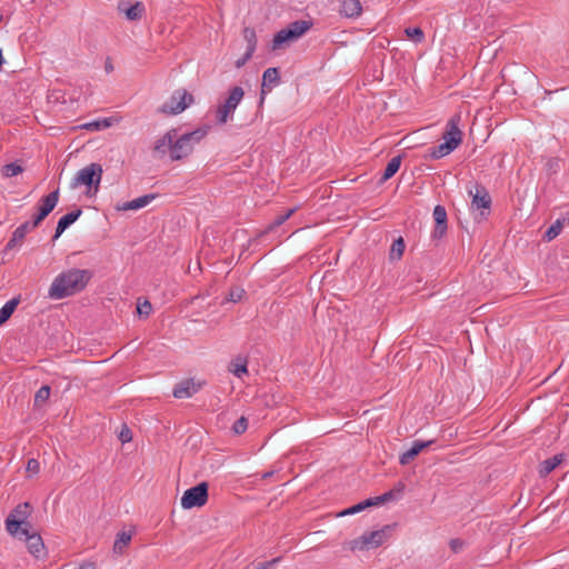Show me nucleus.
I'll return each mask as SVG.
<instances>
[{
    "label": "nucleus",
    "mask_w": 569,
    "mask_h": 569,
    "mask_svg": "<svg viewBox=\"0 0 569 569\" xmlns=\"http://www.w3.org/2000/svg\"><path fill=\"white\" fill-rule=\"evenodd\" d=\"M118 12L124 14L129 21H138L146 12V6L141 1L131 3L129 1H119L117 6Z\"/></svg>",
    "instance_id": "nucleus-11"
},
{
    "label": "nucleus",
    "mask_w": 569,
    "mask_h": 569,
    "mask_svg": "<svg viewBox=\"0 0 569 569\" xmlns=\"http://www.w3.org/2000/svg\"><path fill=\"white\" fill-rule=\"evenodd\" d=\"M272 473H273L272 471H270V472H266V473H263L262 478H264V479H266V478H269V477H271V476H272Z\"/></svg>",
    "instance_id": "nucleus-54"
},
{
    "label": "nucleus",
    "mask_w": 569,
    "mask_h": 569,
    "mask_svg": "<svg viewBox=\"0 0 569 569\" xmlns=\"http://www.w3.org/2000/svg\"><path fill=\"white\" fill-rule=\"evenodd\" d=\"M280 560V558H274L270 561H267V562H261L257 566L256 569H272V567L274 566V563H277L278 561Z\"/></svg>",
    "instance_id": "nucleus-50"
},
{
    "label": "nucleus",
    "mask_w": 569,
    "mask_h": 569,
    "mask_svg": "<svg viewBox=\"0 0 569 569\" xmlns=\"http://www.w3.org/2000/svg\"><path fill=\"white\" fill-rule=\"evenodd\" d=\"M59 201V189L42 197L39 202L38 212L32 219V226H39L56 208Z\"/></svg>",
    "instance_id": "nucleus-8"
},
{
    "label": "nucleus",
    "mask_w": 569,
    "mask_h": 569,
    "mask_svg": "<svg viewBox=\"0 0 569 569\" xmlns=\"http://www.w3.org/2000/svg\"><path fill=\"white\" fill-rule=\"evenodd\" d=\"M253 56L250 51H246L244 54L234 62L236 68L240 69L243 67Z\"/></svg>",
    "instance_id": "nucleus-48"
},
{
    "label": "nucleus",
    "mask_w": 569,
    "mask_h": 569,
    "mask_svg": "<svg viewBox=\"0 0 569 569\" xmlns=\"http://www.w3.org/2000/svg\"><path fill=\"white\" fill-rule=\"evenodd\" d=\"M371 506H375V502L372 500V498H368L343 511L340 512V516H347V515H355V513H358L362 510H365L366 508L368 507H371Z\"/></svg>",
    "instance_id": "nucleus-32"
},
{
    "label": "nucleus",
    "mask_w": 569,
    "mask_h": 569,
    "mask_svg": "<svg viewBox=\"0 0 569 569\" xmlns=\"http://www.w3.org/2000/svg\"><path fill=\"white\" fill-rule=\"evenodd\" d=\"M51 388L42 386L34 395V407H41L50 397Z\"/></svg>",
    "instance_id": "nucleus-34"
},
{
    "label": "nucleus",
    "mask_w": 569,
    "mask_h": 569,
    "mask_svg": "<svg viewBox=\"0 0 569 569\" xmlns=\"http://www.w3.org/2000/svg\"><path fill=\"white\" fill-rule=\"evenodd\" d=\"M362 12L360 0H341L339 13L346 18H358Z\"/></svg>",
    "instance_id": "nucleus-19"
},
{
    "label": "nucleus",
    "mask_w": 569,
    "mask_h": 569,
    "mask_svg": "<svg viewBox=\"0 0 569 569\" xmlns=\"http://www.w3.org/2000/svg\"><path fill=\"white\" fill-rule=\"evenodd\" d=\"M449 546L453 552H459L463 548L465 542L459 538H455L449 541Z\"/></svg>",
    "instance_id": "nucleus-47"
},
{
    "label": "nucleus",
    "mask_w": 569,
    "mask_h": 569,
    "mask_svg": "<svg viewBox=\"0 0 569 569\" xmlns=\"http://www.w3.org/2000/svg\"><path fill=\"white\" fill-rule=\"evenodd\" d=\"M243 295H244L243 289L234 288V289L230 290L227 300L232 301V302H238L242 299Z\"/></svg>",
    "instance_id": "nucleus-42"
},
{
    "label": "nucleus",
    "mask_w": 569,
    "mask_h": 569,
    "mask_svg": "<svg viewBox=\"0 0 569 569\" xmlns=\"http://www.w3.org/2000/svg\"><path fill=\"white\" fill-rule=\"evenodd\" d=\"M93 273L88 269L72 268L61 272L56 277L49 289V296L52 299H63L81 292Z\"/></svg>",
    "instance_id": "nucleus-2"
},
{
    "label": "nucleus",
    "mask_w": 569,
    "mask_h": 569,
    "mask_svg": "<svg viewBox=\"0 0 569 569\" xmlns=\"http://www.w3.org/2000/svg\"><path fill=\"white\" fill-rule=\"evenodd\" d=\"M408 38L412 39L416 42H421L425 39V33L421 28H407L405 30Z\"/></svg>",
    "instance_id": "nucleus-39"
},
{
    "label": "nucleus",
    "mask_w": 569,
    "mask_h": 569,
    "mask_svg": "<svg viewBox=\"0 0 569 569\" xmlns=\"http://www.w3.org/2000/svg\"><path fill=\"white\" fill-rule=\"evenodd\" d=\"M565 459L563 453L555 455L551 458H548L540 462L538 473L541 478H546L549 473H551Z\"/></svg>",
    "instance_id": "nucleus-21"
},
{
    "label": "nucleus",
    "mask_w": 569,
    "mask_h": 569,
    "mask_svg": "<svg viewBox=\"0 0 569 569\" xmlns=\"http://www.w3.org/2000/svg\"><path fill=\"white\" fill-rule=\"evenodd\" d=\"M455 150L448 142H442L437 147L430 149V158L431 159H440Z\"/></svg>",
    "instance_id": "nucleus-31"
},
{
    "label": "nucleus",
    "mask_w": 569,
    "mask_h": 569,
    "mask_svg": "<svg viewBox=\"0 0 569 569\" xmlns=\"http://www.w3.org/2000/svg\"><path fill=\"white\" fill-rule=\"evenodd\" d=\"M433 443L435 440H415L411 448L400 455L399 463L402 466L409 465L423 449L429 448Z\"/></svg>",
    "instance_id": "nucleus-15"
},
{
    "label": "nucleus",
    "mask_w": 569,
    "mask_h": 569,
    "mask_svg": "<svg viewBox=\"0 0 569 569\" xmlns=\"http://www.w3.org/2000/svg\"><path fill=\"white\" fill-rule=\"evenodd\" d=\"M33 532H36V531L32 529L31 522L27 519L23 521L22 528L18 532L10 533V535L22 540L23 538H26L27 536H29Z\"/></svg>",
    "instance_id": "nucleus-38"
},
{
    "label": "nucleus",
    "mask_w": 569,
    "mask_h": 569,
    "mask_svg": "<svg viewBox=\"0 0 569 569\" xmlns=\"http://www.w3.org/2000/svg\"><path fill=\"white\" fill-rule=\"evenodd\" d=\"M405 249H406V243H405V240L402 237H399L398 239L393 240L391 248H390V252H389L390 260L401 259V257L403 256Z\"/></svg>",
    "instance_id": "nucleus-28"
},
{
    "label": "nucleus",
    "mask_w": 569,
    "mask_h": 569,
    "mask_svg": "<svg viewBox=\"0 0 569 569\" xmlns=\"http://www.w3.org/2000/svg\"><path fill=\"white\" fill-rule=\"evenodd\" d=\"M119 439L122 443H126V442H129L132 440V432L127 425L122 426V429L119 433Z\"/></svg>",
    "instance_id": "nucleus-44"
},
{
    "label": "nucleus",
    "mask_w": 569,
    "mask_h": 569,
    "mask_svg": "<svg viewBox=\"0 0 569 569\" xmlns=\"http://www.w3.org/2000/svg\"><path fill=\"white\" fill-rule=\"evenodd\" d=\"M3 63H4V58L2 56V52L0 51V69L2 68Z\"/></svg>",
    "instance_id": "nucleus-53"
},
{
    "label": "nucleus",
    "mask_w": 569,
    "mask_h": 569,
    "mask_svg": "<svg viewBox=\"0 0 569 569\" xmlns=\"http://www.w3.org/2000/svg\"><path fill=\"white\" fill-rule=\"evenodd\" d=\"M131 538H132V533L131 531L130 532H126V531H121L117 535V538H116V541L113 543V551L116 553H122L124 548L129 545V542L131 541Z\"/></svg>",
    "instance_id": "nucleus-26"
},
{
    "label": "nucleus",
    "mask_w": 569,
    "mask_h": 569,
    "mask_svg": "<svg viewBox=\"0 0 569 569\" xmlns=\"http://www.w3.org/2000/svg\"><path fill=\"white\" fill-rule=\"evenodd\" d=\"M82 210L77 208L76 210L68 212L62 216L57 223L56 232L52 237V240L56 241L72 223H74L78 218L81 216Z\"/></svg>",
    "instance_id": "nucleus-18"
},
{
    "label": "nucleus",
    "mask_w": 569,
    "mask_h": 569,
    "mask_svg": "<svg viewBox=\"0 0 569 569\" xmlns=\"http://www.w3.org/2000/svg\"><path fill=\"white\" fill-rule=\"evenodd\" d=\"M234 376L242 377V375L248 373L247 362L243 361L241 363H234V368L231 370Z\"/></svg>",
    "instance_id": "nucleus-46"
},
{
    "label": "nucleus",
    "mask_w": 569,
    "mask_h": 569,
    "mask_svg": "<svg viewBox=\"0 0 569 569\" xmlns=\"http://www.w3.org/2000/svg\"><path fill=\"white\" fill-rule=\"evenodd\" d=\"M244 96L241 87L234 86L230 89L228 98L223 103L219 104L216 110V120L219 124H224L233 114L236 108Z\"/></svg>",
    "instance_id": "nucleus-4"
},
{
    "label": "nucleus",
    "mask_w": 569,
    "mask_h": 569,
    "mask_svg": "<svg viewBox=\"0 0 569 569\" xmlns=\"http://www.w3.org/2000/svg\"><path fill=\"white\" fill-rule=\"evenodd\" d=\"M248 429V419L246 417H240L232 426V431L234 435H242Z\"/></svg>",
    "instance_id": "nucleus-40"
},
{
    "label": "nucleus",
    "mask_w": 569,
    "mask_h": 569,
    "mask_svg": "<svg viewBox=\"0 0 569 569\" xmlns=\"http://www.w3.org/2000/svg\"><path fill=\"white\" fill-rule=\"evenodd\" d=\"M192 102V94L186 90H177L170 99L160 107L159 111L166 114H178Z\"/></svg>",
    "instance_id": "nucleus-6"
},
{
    "label": "nucleus",
    "mask_w": 569,
    "mask_h": 569,
    "mask_svg": "<svg viewBox=\"0 0 569 569\" xmlns=\"http://www.w3.org/2000/svg\"><path fill=\"white\" fill-rule=\"evenodd\" d=\"M22 540L26 541L29 552L37 559L46 556V547L41 536L36 531Z\"/></svg>",
    "instance_id": "nucleus-16"
},
{
    "label": "nucleus",
    "mask_w": 569,
    "mask_h": 569,
    "mask_svg": "<svg viewBox=\"0 0 569 569\" xmlns=\"http://www.w3.org/2000/svg\"><path fill=\"white\" fill-rule=\"evenodd\" d=\"M209 485L202 481L189 489H187L181 497V506L183 509H192L194 507H202L208 501Z\"/></svg>",
    "instance_id": "nucleus-5"
},
{
    "label": "nucleus",
    "mask_w": 569,
    "mask_h": 569,
    "mask_svg": "<svg viewBox=\"0 0 569 569\" xmlns=\"http://www.w3.org/2000/svg\"><path fill=\"white\" fill-rule=\"evenodd\" d=\"M280 82V72L278 68H268L264 70L262 74V82H261V97H260V103L264 100V94L267 92H270L276 86H278Z\"/></svg>",
    "instance_id": "nucleus-14"
},
{
    "label": "nucleus",
    "mask_w": 569,
    "mask_h": 569,
    "mask_svg": "<svg viewBox=\"0 0 569 569\" xmlns=\"http://www.w3.org/2000/svg\"><path fill=\"white\" fill-rule=\"evenodd\" d=\"M104 70L107 73H111L113 71V64L110 58H107L106 60Z\"/></svg>",
    "instance_id": "nucleus-51"
},
{
    "label": "nucleus",
    "mask_w": 569,
    "mask_h": 569,
    "mask_svg": "<svg viewBox=\"0 0 569 569\" xmlns=\"http://www.w3.org/2000/svg\"><path fill=\"white\" fill-rule=\"evenodd\" d=\"M32 511V506L29 502L19 503L7 517L6 529L9 533L18 532Z\"/></svg>",
    "instance_id": "nucleus-7"
},
{
    "label": "nucleus",
    "mask_w": 569,
    "mask_h": 569,
    "mask_svg": "<svg viewBox=\"0 0 569 569\" xmlns=\"http://www.w3.org/2000/svg\"><path fill=\"white\" fill-rule=\"evenodd\" d=\"M157 197H158L157 193H148V194L141 196L137 199H133L131 201L123 202L121 206L118 204L117 209L122 210V211L138 210V209H141V208L148 206Z\"/></svg>",
    "instance_id": "nucleus-20"
},
{
    "label": "nucleus",
    "mask_w": 569,
    "mask_h": 569,
    "mask_svg": "<svg viewBox=\"0 0 569 569\" xmlns=\"http://www.w3.org/2000/svg\"><path fill=\"white\" fill-rule=\"evenodd\" d=\"M469 194L472 197V207L476 209H487L491 207V197L483 184L477 183L475 186V192L469 190Z\"/></svg>",
    "instance_id": "nucleus-13"
},
{
    "label": "nucleus",
    "mask_w": 569,
    "mask_h": 569,
    "mask_svg": "<svg viewBox=\"0 0 569 569\" xmlns=\"http://www.w3.org/2000/svg\"><path fill=\"white\" fill-rule=\"evenodd\" d=\"M565 218L557 219L545 232L543 239L551 241L560 234L565 226Z\"/></svg>",
    "instance_id": "nucleus-30"
},
{
    "label": "nucleus",
    "mask_w": 569,
    "mask_h": 569,
    "mask_svg": "<svg viewBox=\"0 0 569 569\" xmlns=\"http://www.w3.org/2000/svg\"><path fill=\"white\" fill-rule=\"evenodd\" d=\"M110 126H111L110 120L107 119V118H103V119H100V120L88 122V123L83 124L82 128H84L87 130H90V131H93V130L106 129V128H108Z\"/></svg>",
    "instance_id": "nucleus-36"
},
{
    "label": "nucleus",
    "mask_w": 569,
    "mask_h": 569,
    "mask_svg": "<svg viewBox=\"0 0 569 569\" xmlns=\"http://www.w3.org/2000/svg\"><path fill=\"white\" fill-rule=\"evenodd\" d=\"M552 93V91L550 90H545V96H550Z\"/></svg>",
    "instance_id": "nucleus-55"
},
{
    "label": "nucleus",
    "mask_w": 569,
    "mask_h": 569,
    "mask_svg": "<svg viewBox=\"0 0 569 569\" xmlns=\"http://www.w3.org/2000/svg\"><path fill=\"white\" fill-rule=\"evenodd\" d=\"M402 157L400 154L392 157L390 161L387 163V167L379 180V183H385L390 178H392L399 170L401 166Z\"/></svg>",
    "instance_id": "nucleus-22"
},
{
    "label": "nucleus",
    "mask_w": 569,
    "mask_h": 569,
    "mask_svg": "<svg viewBox=\"0 0 569 569\" xmlns=\"http://www.w3.org/2000/svg\"><path fill=\"white\" fill-rule=\"evenodd\" d=\"M343 546H345V548L349 549L350 551L368 550L363 535L360 536L359 538H356V539H352V540L346 542Z\"/></svg>",
    "instance_id": "nucleus-35"
},
{
    "label": "nucleus",
    "mask_w": 569,
    "mask_h": 569,
    "mask_svg": "<svg viewBox=\"0 0 569 569\" xmlns=\"http://www.w3.org/2000/svg\"><path fill=\"white\" fill-rule=\"evenodd\" d=\"M24 238L26 237L21 232H19L18 230H14L12 232L11 238L9 239V241L7 242V244L4 247V251L7 252V251L16 248L18 244H21Z\"/></svg>",
    "instance_id": "nucleus-37"
},
{
    "label": "nucleus",
    "mask_w": 569,
    "mask_h": 569,
    "mask_svg": "<svg viewBox=\"0 0 569 569\" xmlns=\"http://www.w3.org/2000/svg\"><path fill=\"white\" fill-rule=\"evenodd\" d=\"M432 217L435 219V229L432 231V239H441L448 229V219L446 208L441 204H437L433 209Z\"/></svg>",
    "instance_id": "nucleus-12"
},
{
    "label": "nucleus",
    "mask_w": 569,
    "mask_h": 569,
    "mask_svg": "<svg viewBox=\"0 0 569 569\" xmlns=\"http://www.w3.org/2000/svg\"><path fill=\"white\" fill-rule=\"evenodd\" d=\"M311 27L312 22L309 20H296L287 26L296 39H299L301 36H303Z\"/></svg>",
    "instance_id": "nucleus-23"
},
{
    "label": "nucleus",
    "mask_w": 569,
    "mask_h": 569,
    "mask_svg": "<svg viewBox=\"0 0 569 569\" xmlns=\"http://www.w3.org/2000/svg\"><path fill=\"white\" fill-rule=\"evenodd\" d=\"M200 388V383H196L192 379H187L174 387L172 395L174 398L184 399L198 392Z\"/></svg>",
    "instance_id": "nucleus-17"
},
{
    "label": "nucleus",
    "mask_w": 569,
    "mask_h": 569,
    "mask_svg": "<svg viewBox=\"0 0 569 569\" xmlns=\"http://www.w3.org/2000/svg\"><path fill=\"white\" fill-rule=\"evenodd\" d=\"M296 211V208L287 210L284 213L278 214L274 220L266 228V230L261 234L269 233L273 231L276 228L283 224Z\"/></svg>",
    "instance_id": "nucleus-27"
},
{
    "label": "nucleus",
    "mask_w": 569,
    "mask_h": 569,
    "mask_svg": "<svg viewBox=\"0 0 569 569\" xmlns=\"http://www.w3.org/2000/svg\"><path fill=\"white\" fill-rule=\"evenodd\" d=\"M37 227H38V226H32V221H26V222H23L22 224H20L16 230H18L19 232H21V233L26 237V234H27L30 230H32V229H34V228H37Z\"/></svg>",
    "instance_id": "nucleus-49"
},
{
    "label": "nucleus",
    "mask_w": 569,
    "mask_h": 569,
    "mask_svg": "<svg viewBox=\"0 0 569 569\" xmlns=\"http://www.w3.org/2000/svg\"><path fill=\"white\" fill-rule=\"evenodd\" d=\"M209 130L210 126L204 124L179 134L178 128H171L154 141L152 147L153 157L162 159L168 154L171 161H181L193 152L194 146L200 143Z\"/></svg>",
    "instance_id": "nucleus-1"
},
{
    "label": "nucleus",
    "mask_w": 569,
    "mask_h": 569,
    "mask_svg": "<svg viewBox=\"0 0 569 569\" xmlns=\"http://www.w3.org/2000/svg\"><path fill=\"white\" fill-rule=\"evenodd\" d=\"M461 121L460 113L453 114L447 122L446 130L442 134V139L448 142L452 148H458L462 141V131L459 129Z\"/></svg>",
    "instance_id": "nucleus-9"
},
{
    "label": "nucleus",
    "mask_w": 569,
    "mask_h": 569,
    "mask_svg": "<svg viewBox=\"0 0 569 569\" xmlns=\"http://www.w3.org/2000/svg\"><path fill=\"white\" fill-rule=\"evenodd\" d=\"M393 496H395V491L393 490H389V491L385 492L381 496L373 497L372 500L375 502V506H378L380 503H383V502H387V501L393 499Z\"/></svg>",
    "instance_id": "nucleus-43"
},
{
    "label": "nucleus",
    "mask_w": 569,
    "mask_h": 569,
    "mask_svg": "<svg viewBox=\"0 0 569 569\" xmlns=\"http://www.w3.org/2000/svg\"><path fill=\"white\" fill-rule=\"evenodd\" d=\"M102 167L99 163H90L89 166L82 168L78 171L77 176L73 178L71 187L77 188L78 186H86L88 188L87 194L90 196L91 188H94V193L99 189V184L102 177Z\"/></svg>",
    "instance_id": "nucleus-3"
},
{
    "label": "nucleus",
    "mask_w": 569,
    "mask_h": 569,
    "mask_svg": "<svg viewBox=\"0 0 569 569\" xmlns=\"http://www.w3.org/2000/svg\"><path fill=\"white\" fill-rule=\"evenodd\" d=\"M403 489H405V485L402 482H399L398 483V488H397V492L401 493L403 491Z\"/></svg>",
    "instance_id": "nucleus-52"
},
{
    "label": "nucleus",
    "mask_w": 569,
    "mask_h": 569,
    "mask_svg": "<svg viewBox=\"0 0 569 569\" xmlns=\"http://www.w3.org/2000/svg\"><path fill=\"white\" fill-rule=\"evenodd\" d=\"M152 311L151 303L148 300H144L143 302H138L137 305V312L141 318H148L149 315Z\"/></svg>",
    "instance_id": "nucleus-41"
},
{
    "label": "nucleus",
    "mask_w": 569,
    "mask_h": 569,
    "mask_svg": "<svg viewBox=\"0 0 569 569\" xmlns=\"http://www.w3.org/2000/svg\"><path fill=\"white\" fill-rule=\"evenodd\" d=\"M19 303V297L12 298L4 303V306L0 309V325H3L10 319Z\"/></svg>",
    "instance_id": "nucleus-25"
},
{
    "label": "nucleus",
    "mask_w": 569,
    "mask_h": 569,
    "mask_svg": "<svg viewBox=\"0 0 569 569\" xmlns=\"http://www.w3.org/2000/svg\"><path fill=\"white\" fill-rule=\"evenodd\" d=\"M23 172V167L17 162H10L1 168V173L6 178H11Z\"/></svg>",
    "instance_id": "nucleus-33"
},
{
    "label": "nucleus",
    "mask_w": 569,
    "mask_h": 569,
    "mask_svg": "<svg viewBox=\"0 0 569 569\" xmlns=\"http://www.w3.org/2000/svg\"><path fill=\"white\" fill-rule=\"evenodd\" d=\"M242 34H243V39L247 42L246 51H250L251 53H254L256 48H257V41H258L256 30L253 28L246 27L242 31Z\"/></svg>",
    "instance_id": "nucleus-29"
},
{
    "label": "nucleus",
    "mask_w": 569,
    "mask_h": 569,
    "mask_svg": "<svg viewBox=\"0 0 569 569\" xmlns=\"http://www.w3.org/2000/svg\"><path fill=\"white\" fill-rule=\"evenodd\" d=\"M396 525H387L379 530L365 532L363 537L367 543V548L375 549L383 545L390 537Z\"/></svg>",
    "instance_id": "nucleus-10"
},
{
    "label": "nucleus",
    "mask_w": 569,
    "mask_h": 569,
    "mask_svg": "<svg viewBox=\"0 0 569 569\" xmlns=\"http://www.w3.org/2000/svg\"><path fill=\"white\" fill-rule=\"evenodd\" d=\"M27 472H30V473H38L40 471V463L37 459L34 458H31L28 460L27 462V468H26Z\"/></svg>",
    "instance_id": "nucleus-45"
},
{
    "label": "nucleus",
    "mask_w": 569,
    "mask_h": 569,
    "mask_svg": "<svg viewBox=\"0 0 569 569\" xmlns=\"http://www.w3.org/2000/svg\"><path fill=\"white\" fill-rule=\"evenodd\" d=\"M293 40L297 39L292 36L291 31H289V29L286 27L274 34L272 40V49H280L284 43H288Z\"/></svg>",
    "instance_id": "nucleus-24"
}]
</instances>
